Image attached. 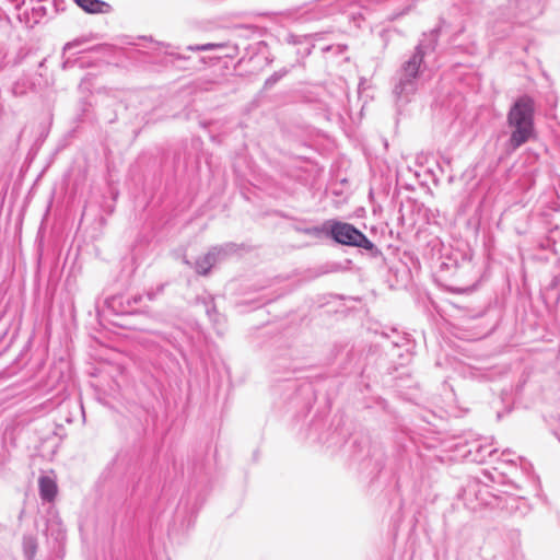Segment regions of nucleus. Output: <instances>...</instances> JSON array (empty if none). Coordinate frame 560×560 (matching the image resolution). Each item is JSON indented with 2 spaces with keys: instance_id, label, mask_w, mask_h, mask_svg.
Instances as JSON below:
<instances>
[{
  "instance_id": "1",
  "label": "nucleus",
  "mask_w": 560,
  "mask_h": 560,
  "mask_svg": "<svg viewBox=\"0 0 560 560\" xmlns=\"http://www.w3.org/2000/svg\"><path fill=\"white\" fill-rule=\"evenodd\" d=\"M534 101L524 95L518 97L508 114V124L512 129L510 145L517 149L534 135Z\"/></svg>"
},
{
  "instance_id": "5",
  "label": "nucleus",
  "mask_w": 560,
  "mask_h": 560,
  "mask_svg": "<svg viewBox=\"0 0 560 560\" xmlns=\"http://www.w3.org/2000/svg\"><path fill=\"white\" fill-rule=\"evenodd\" d=\"M420 60L417 57H413L410 61L405 66V74L410 79L416 78L419 71Z\"/></svg>"
},
{
  "instance_id": "2",
  "label": "nucleus",
  "mask_w": 560,
  "mask_h": 560,
  "mask_svg": "<svg viewBox=\"0 0 560 560\" xmlns=\"http://www.w3.org/2000/svg\"><path fill=\"white\" fill-rule=\"evenodd\" d=\"M331 235L334 240L340 244L358 246L365 249H372L373 244L366 236L348 223H335L331 226Z\"/></svg>"
},
{
  "instance_id": "6",
  "label": "nucleus",
  "mask_w": 560,
  "mask_h": 560,
  "mask_svg": "<svg viewBox=\"0 0 560 560\" xmlns=\"http://www.w3.org/2000/svg\"><path fill=\"white\" fill-rule=\"evenodd\" d=\"M223 47H225V44L209 43V44H205V45L189 47V49L192 50V51H197V50L206 51V50H211V49H214V48H223Z\"/></svg>"
},
{
  "instance_id": "3",
  "label": "nucleus",
  "mask_w": 560,
  "mask_h": 560,
  "mask_svg": "<svg viewBox=\"0 0 560 560\" xmlns=\"http://www.w3.org/2000/svg\"><path fill=\"white\" fill-rule=\"evenodd\" d=\"M38 485L42 499L48 502L54 501L58 492L56 481L49 477L43 476L39 478Z\"/></svg>"
},
{
  "instance_id": "4",
  "label": "nucleus",
  "mask_w": 560,
  "mask_h": 560,
  "mask_svg": "<svg viewBox=\"0 0 560 560\" xmlns=\"http://www.w3.org/2000/svg\"><path fill=\"white\" fill-rule=\"evenodd\" d=\"M77 4L82 8L86 13H103L105 12V8H108L107 2H77Z\"/></svg>"
}]
</instances>
